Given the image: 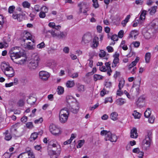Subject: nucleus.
Returning <instances> with one entry per match:
<instances>
[{
    "mask_svg": "<svg viewBox=\"0 0 158 158\" xmlns=\"http://www.w3.org/2000/svg\"><path fill=\"white\" fill-rule=\"evenodd\" d=\"M145 98L143 96L139 97L137 101L136 104L138 106H142L144 103Z\"/></svg>",
    "mask_w": 158,
    "mask_h": 158,
    "instance_id": "nucleus-16",
    "label": "nucleus"
},
{
    "mask_svg": "<svg viewBox=\"0 0 158 158\" xmlns=\"http://www.w3.org/2000/svg\"><path fill=\"white\" fill-rule=\"evenodd\" d=\"M38 134L36 132L32 133L29 138V140L30 142H33L38 137Z\"/></svg>",
    "mask_w": 158,
    "mask_h": 158,
    "instance_id": "nucleus-22",
    "label": "nucleus"
},
{
    "mask_svg": "<svg viewBox=\"0 0 158 158\" xmlns=\"http://www.w3.org/2000/svg\"><path fill=\"white\" fill-rule=\"evenodd\" d=\"M151 113V111L150 110V109L148 108L145 111L144 113V116L146 118H148L149 117V116H150Z\"/></svg>",
    "mask_w": 158,
    "mask_h": 158,
    "instance_id": "nucleus-36",
    "label": "nucleus"
},
{
    "mask_svg": "<svg viewBox=\"0 0 158 158\" xmlns=\"http://www.w3.org/2000/svg\"><path fill=\"white\" fill-rule=\"evenodd\" d=\"M137 33V32L136 30H134L132 31L129 35V37L132 38L133 35L135 34H136Z\"/></svg>",
    "mask_w": 158,
    "mask_h": 158,
    "instance_id": "nucleus-55",
    "label": "nucleus"
},
{
    "mask_svg": "<svg viewBox=\"0 0 158 158\" xmlns=\"http://www.w3.org/2000/svg\"><path fill=\"white\" fill-rule=\"evenodd\" d=\"M23 55V54L20 51L17 52H12L11 53L10 56L11 59L15 63L17 64H22L26 62V58L22 59L19 60H17L18 58H20Z\"/></svg>",
    "mask_w": 158,
    "mask_h": 158,
    "instance_id": "nucleus-2",
    "label": "nucleus"
},
{
    "mask_svg": "<svg viewBox=\"0 0 158 158\" xmlns=\"http://www.w3.org/2000/svg\"><path fill=\"white\" fill-rule=\"evenodd\" d=\"M22 5L24 7L29 8L30 6V4L27 1H25L22 3Z\"/></svg>",
    "mask_w": 158,
    "mask_h": 158,
    "instance_id": "nucleus-39",
    "label": "nucleus"
},
{
    "mask_svg": "<svg viewBox=\"0 0 158 158\" xmlns=\"http://www.w3.org/2000/svg\"><path fill=\"white\" fill-rule=\"evenodd\" d=\"M67 35L66 32H60V33H57L56 37L60 39H63L66 37Z\"/></svg>",
    "mask_w": 158,
    "mask_h": 158,
    "instance_id": "nucleus-21",
    "label": "nucleus"
},
{
    "mask_svg": "<svg viewBox=\"0 0 158 158\" xmlns=\"http://www.w3.org/2000/svg\"><path fill=\"white\" fill-rule=\"evenodd\" d=\"M59 147V150L57 151H52V155L51 156V158H57L59 155H60L61 150L60 149V147L58 146Z\"/></svg>",
    "mask_w": 158,
    "mask_h": 158,
    "instance_id": "nucleus-19",
    "label": "nucleus"
},
{
    "mask_svg": "<svg viewBox=\"0 0 158 158\" xmlns=\"http://www.w3.org/2000/svg\"><path fill=\"white\" fill-rule=\"evenodd\" d=\"M39 78L43 81L47 80L50 77L49 73L44 71H41L39 73Z\"/></svg>",
    "mask_w": 158,
    "mask_h": 158,
    "instance_id": "nucleus-9",
    "label": "nucleus"
},
{
    "mask_svg": "<svg viewBox=\"0 0 158 158\" xmlns=\"http://www.w3.org/2000/svg\"><path fill=\"white\" fill-rule=\"evenodd\" d=\"M152 139V133L149 132L148 133L147 135L145 137V139L143 142V146L146 149L149 147Z\"/></svg>",
    "mask_w": 158,
    "mask_h": 158,
    "instance_id": "nucleus-6",
    "label": "nucleus"
},
{
    "mask_svg": "<svg viewBox=\"0 0 158 158\" xmlns=\"http://www.w3.org/2000/svg\"><path fill=\"white\" fill-rule=\"evenodd\" d=\"M40 12L39 14V16L40 18H45L46 15L45 13L43 11L40 10Z\"/></svg>",
    "mask_w": 158,
    "mask_h": 158,
    "instance_id": "nucleus-40",
    "label": "nucleus"
},
{
    "mask_svg": "<svg viewBox=\"0 0 158 158\" xmlns=\"http://www.w3.org/2000/svg\"><path fill=\"white\" fill-rule=\"evenodd\" d=\"M8 131H7L5 132L6 135L5 139L7 140H9L12 138V136L10 133H8Z\"/></svg>",
    "mask_w": 158,
    "mask_h": 158,
    "instance_id": "nucleus-34",
    "label": "nucleus"
},
{
    "mask_svg": "<svg viewBox=\"0 0 158 158\" xmlns=\"http://www.w3.org/2000/svg\"><path fill=\"white\" fill-rule=\"evenodd\" d=\"M27 116H23L21 119V120L22 122L23 123H25L27 120Z\"/></svg>",
    "mask_w": 158,
    "mask_h": 158,
    "instance_id": "nucleus-62",
    "label": "nucleus"
},
{
    "mask_svg": "<svg viewBox=\"0 0 158 158\" xmlns=\"http://www.w3.org/2000/svg\"><path fill=\"white\" fill-rule=\"evenodd\" d=\"M106 91L105 89H103L101 91L100 95L102 97L105 94H106Z\"/></svg>",
    "mask_w": 158,
    "mask_h": 158,
    "instance_id": "nucleus-60",
    "label": "nucleus"
},
{
    "mask_svg": "<svg viewBox=\"0 0 158 158\" xmlns=\"http://www.w3.org/2000/svg\"><path fill=\"white\" fill-rule=\"evenodd\" d=\"M25 14L23 15L22 14H16L14 13L13 14L12 17L13 19H17V20L19 22L22 21L24 19V16Z\"/></svg>",
    "mask_w": 158,
    "mask_h": 158,
    "instance_id": "nucleus-15",
    "label": "nucleus"
},
{
    "mask_svg": "<svg viewBox=\"0 0 158 158\" xmlns=\"http://www.w3.org/2000/svg\"><path fill=\"white\" fill-rule=\"evenodd\" d=\"M78 74L77 73H75L72 74H71L70 76V77H72L73 78H75L78 77Z\"/></svg>",
    "mask_w": 158,
    "mask_h": 158,
    "instance_id": "nucleus-54",
    "label": "nucleus"
},
{
    "mask_svg": "<svg viewBox=\"0 0 158 158\" xmlns=\"http://www.w3.org/2000/svg\"><path fill=\"white\" fill-rule=\"evenodd\" d=\"M40 10L43 11L45 13H47L48 11V8L46 6H43L40 8Z\"/></svg>",
    "mask_w": 158,
    "mask_h": 158,
    "instance_id": "nucleus-46",
    "label": "nucleus"
},
{
    "mask_svg": "<svg viewBox=\"0 0 158 158\" xmlns=\"http://www.w3.org/2000/svg\"><path fill=\"white\" fill-rule=\"evenodd\" d=\"M115 103L117 105L121 106L125 103V102L122 98H119L116 100Z\"/></svg>",
    "mask_w": 158,
    "mask_h": 158,
    "instance_id": "nucleus-25",
    "label": "nucleus"
},
{
    "mask_svg": "<svg viewBox=\"0 0 158 158\" xmlns=\"http://www.w3.org/2000/svg\"><path fill=\"white\" fill-rule=\"evenodd\" d=\"M111 39L114 41H117L118 40V36L116 34H114L111 37Z\"/></svg>",
    "mask_w": 158,
    "mask_h": 158,
    "instance_id": "nucleus-49",
    "label": "nucleus"
},
{
    "mask_svg": "<svg viewBox=\"0 0 158 158\" xmlns=\"http://www.w3.org/2000/svg\"><path fill=\"white\" fill-rule=\"evenodd\" d=\"M135 3L137 5H142L143 3V1L142 0H136L135 1Z\"/></svg>",
    "mask_w": 158,
    "mask_h": 158,
    "instance_id": "nucleus-56",
    "label": "nucleus"
},
{
    "mask_svg": "<svg viewBox=\"0 0 158 158\" xmlns=\"http://www.w3.org/2000/svg\"><path fill=\"white\" fill-rule=\"evenodd\" d=\"M119 53H117V52H116L115 54L113 55V56L114 59L112 64V68H114L116 67L117 64L119 63Z\"/></svg>",
    "mask_w": 158,
    "mask_h": 158,
    "instance_id": "nucleus-12",
    "label": "nucleus"
},
{
    "mask_svg": "<svg viewBox=\"0 0 158 158\" xmlns=\"http://www.w3.org/2000/svg\"><path fill=\"white\" fill-rule=\"evenodd\" d=\"M49 130L52 134L54 135L60 133V129L58 127L55 125L51 124L49 127Z\"/></svg>",
    "mask_w": 158,
    "mask_h": 158,
    "instance_id": "nucleus-7",
    "label": "nucleus"
},
{
    "mask_svg": "<svg viewBox=\"0 0 158 158\" xmlns=\"http://www.w3.org/2000/svg\"><path fill=\"white\" fill-rule=\"evenodd\" d=\"M75 85V83L73 81H68L66 83V86L68 88H71Z\"/></svg>",
    "mask_w": 158,
    "mask_h": 158,
    "instance_id": "nucleus-30",
    "label": "nucleus"
},
{
    "mask_svg": "<svg viewBox=\"0 0 158 158\" xmlns=\"http://www.w3.org/2000/svg\"><path fill=\"white\" fill-rule=\"evenodd\" d=\"M106 55V52L103 50H101L100 51V52L99 54V56L100 57L105 56Z\"/></svg>",
    "mask_w": 158,
    "mask_h": 158,
    "instance_id": "nucleus-45",
    "label": "nucleus"
},
{
    "mask_svg": "<svg viewBox=\"0 0 158 158\" xmlns=\"http://www.w3.org/2000/svg\"><path fill=\"white\" fill-rule=\"evenodd\" d=\"M11 154L8 152H6L3 155L4 158H10L11 156Z\"/></svg>",
    "mask_w": 158,
    "mask_h": 158,
    "instance_id": "nucleus-57",
    "label": "nucleus"
},
{
    "mask_svg": "<svg viewBox=\"0 0 158 158\" xmlns=\"http://www.w3.org/2000/svg\"><path fill=\"white\" fill-rule=\"evenodd\" d=\"M103 77L102 76L100 75L94 74V79L95 81H96L98 80L102 79Z\"/></svg>",
    "mask_w": 158,
    "mask_h": 158,
    "instance_id": "nucleus-35",
    "label": "nucleus"
},
{
    "mask_svg": "<svg viewBox=\"0 0 158 158\" xmlns=\"http://www.w3.org/2000/svg\"><path fill=\"white\" fill-rule=\"evenodd\" d=\"M32 37L30 33L28 32H25L23 33V37L22 38V40L24 42H25L26 40H29L34 43V40H32Z\"/></svg>",
    "mask_w": 158,
    "mask_h": 158,
    "instance_id": "nucleus-11",
    "label": "nucleus"
},
{
    "mask_svg": "<svg viewBox=\"0 0 158 158\" xmlns=\"http://www.w3.org/2000/svg\"><path fill=\"white\" fill-rule=\"evenodd\" d=\"M69 48L68 47H65L63 49V52L65 53H68L69 51Z\"/></svg>",
    "mask_w": 158,
    "mask_h": 158,
    "instance_id": "nucleus-64",
    "label": "nucleus"
},
{
    "mask_svg": "<svg viewBox=\"0 0 158 158\" xmlns=\"http://www.w3.org/2000/svg\"><path fill=\"white\" fill-rule=\"evenodd\" d=\"M152 33L151 29H149L146 31H144L143 32V34L146 39H149L151 38V34Z\"/></svg>",
    "mask_w": 158,
    "mask_h": 158,
    "instance_id": "nucleus-17",
    "label": "nucleus"
},
{
    "mask_svg": "<svg viewBox=\"0 0 158 158\" xmlns=\"http://www.w3.org/2000/svg\"><path fill=\"white\" fill-rule=\"evenodd\" d=\"M118 114L115 112H113L110 115L111 118L113 120L115 121L118 119Z\"/></svg>",
    "mask_w": 158,
    "mask_h": 158,
    "instance_id": "nucleus-29",
    "label": "nucleus"
},
{
    "mask_svg": "<svg viewBox=\"0 0 158 158\" xmlns=\"http://www.w3.org/2000/svg\"><path fill=\"white\" fill-rule=\"evenodd\" d=\"M69 115V113L68 108H64L61 109L60 111L59 115L60 122L62 123H66Z\"/></svg>",
    "mask_w": 158,
    "mask_h": 158,
    "instance_id": "nucleus-3",
    "label": "nucleus"
},
{
    "mask_svg": "<svg viewBox=\"0 0 158 158\" xmlns=\"http://www.w3.org/2000/svg\"><path fill=\"white\" fill-rule=\"evenodd\" d=\"M15 9V7L14 6H10L8 8V12L10 13H12Z\"/></svg>",
    "mask_w": 158,
    "mask_h": 158,
    "instance_id": "nucleus-42",
    "label": "nucleus"
},
{
    "mask_svg": "<svg viewBox=\"0 0 158 158\" xmlns=\"http://www.w3.org/2000/svg\"><path fill=\"white\" fill-rule=\"evenodd\" d=\"M132 44H133L135 47L138 48L140 45V42L139 41L133 42Z\"/></svg>",
    "mask_w": 158,
    "mask_h": 158,
    "instance_id": "nucleus-51",
    "label": "nucleus"
},
{
    "mask_svg": "<svg viewBox=\"0 0 158 158\" xmlns=\"http://www.w3.org/2000/svg\"><path fill=\"white\" fill-rule=\"evenodd\" d=\"M43 121V119L42 118H40L38 119H36L35 121V123H41Z\"/></svg>",
    "mask_w": 158,
    "mask_h": 158,
    "instance_id": "nucleus-63",
    "label": "nucleus"
},
{
    "mask_svg": "<svg viewBox=\"0 0 158 158\" xmlns=\"http://www.w3.org/2000/svg\"><path fill=\"white\" fill-rule=\"evenodd\" d=\"M123 33L124 31L122 30H120L118 33V37L121 38H122L123 36Z\"/></svg>",
    "mask_w": 158,
    "mask_h": 158,
    "instance_id": "nucleus-52",
    "label": "nucleus"
},
{
    "mask_svg": "<svg viewBox=\"0 0 158 158\" xmlns=\"http://www.w3.org/2000/svg\"><path fill=\"white\" fill-rule=\"evenodd\" d=\"M64 92V88L61 86H58L57 88V92L59 95L62 94Z\"/></svg>",
    "mask_w": 158,
    "mask_h": 158,
    "instance_id": "nucleus-32",
    "label": "nucleus"
},
{
    "mask_svg": "<svg viewBox=\"0 0 158 158\" xmlns=\"http://www.w3.org/2000/svg\"><path fill=\"white\" fill-rule=\"evenodd\" d=\"M123 94V92L121 91V89H119L117 91V95L118 96H121Z\"/></svg>",
    "mask_w": 158,
    "mask_h": 158,
    "instance_id": "nucleus-59",
    "label": "nucleus"
},
{
    "mask_svg": "<svg viewBox=\"0 0 158 158\" xmlns=\"http://www.w3.org/2000/svg\"><path fill=\"white\" fill-rule=\"evenodd\" d=\"M141 81V79H140L139 81L138 85L134 84L131 90V91H135V93L136 95L138 94L139 93V87Z\"/></svg>",
    "mask_w": 158,
    "mask_h": 158,
    "instance_id": "nucleus-13",
    "label": "nucleus"
},
{
    "mask_svg": "<svg viewBox=\"0 0 158 158\" xmlns=\"http://www.w3.org/2000/svg\"><path fill=\"white\" fill-rule=\"evenodd\" d=\"M40 60L39 56L37 55H33L31 61L28 65V67L31 69H35L38 66Z\"/></svg>",
    "mask_w": 158,
    "mask_h": 158,
    "instance_id": "nucleus-5",
    "label": "nucleus"
},
{
    "mask_svg": "<svg viewBox=\"0 0 158 158\" xmlns=\"http://www.w3.org/2000/svg\"><path fill=\"white\" fill-rule=\"evenodd\" d=\"M101 135H105V139L106 141L110 140L111 142H116L117 139V136L114 134H112L110 131L103 130L101 132Z\"/></svg>",
    "mask_w": 158,
    "mask_h": 158,
    "instance_id": "nucleus-4",
    "label": "nucleus"
},
{
    "mask_svg": "<svg viewBox=\"0 0 158 158\" xmlns=\"http://www.w3.org/2000/svg\"><path fill=\"white\" fill-rule=\"evenodd\" d=\"M125 83V80L123 78H121L119 80L118 87L119 89H121L124 86Z\"/></svg>",
    "mask_w": 158,
    "mask_h": 158,
    "instance_id": "nucleus-23",
    "label": "nucleus"
},
{
    "mask_svg": "<svg viewBox=\"0 0 158 158\" xmlns=\"http://www.w3.org/2000/svg\"><path fill=\"white\" fill-rule=\"evenodd\" d=\"M23 155H24L25 156L28 155V157H26V158H35V156L33 153L32 152L30 151L20 154L18 156V158H20V157H22L23 156Z\"/></svg>",
    "mask_w": 158,
    "mask_h": 158,
    "instance_id": "nucleus-14",
    "label": "nucleus"
},
{
    "mask_svg": "<svg viewBox=\"0 0 158 158\" xmlns=\"http://www.w3.org/2000/svg\"><path fill=\"white\" fill-rule=\"evenodd\" d=\"M132 115L135 118L139 119L140 118L141 114L139 112H137L136 110H134L132 114Z\"/></svg>",
    "mask_w": 158,
    "mask_h": 158,
    "instance_id": "nucleus-31",
    "label": "nucleus"
},
{
    "mask_svg": "<svg viewBox=\"0 0 158 158\" xmlns=\"http://www.w3.org/2000/svg\"><path fill=\"white\" fill-rule=\"evenodd\" d=\"M112 102V99L111 97L107 98H105L104 103L106 104L108 102L111 103Z\"/></svg>",
    "mask_w": 158,
    "mask_h": 158,
    "instance_id": "nucleus-44",
    "label": "nucleus"
},
{
    "mask_svg": "<svg viewBox=\"0 0 158 158\" xmlns=\"http://www.w3.org/2000/svg\"><path fill=\"white\" fill-rule=\"evenodd\" d=\"M157 7L156 6H152L151 8L149 9V11H150L149 13L150 15H153L156 12V9Z\"/></svg>",
    "mask_w": 158,
    "mask_h": 158,
    "instance_id": "nucleus-26",
    "label": "nucleus"
},
{
    "mask_svg": "<svg viewBox=\"0 0 158 158\" xmlns=\"http://www.w3.org/2000/svg\"><path fill=\"white\" fill-rule=\"evenodd\" d=\"M17 104L20 107L23 106L24 104V101L23 99H20L17 102Z\"/></svg>",
    "mask_w": 158,
    "mask_h": 158,
    "instance_id": "nucleus-43",
    "label": "nucleus"
},
{
    "mask_svg": "<svg viewBox=\"0 0 158 158\" xmlns=\"http://www.w3.org/2000/svg\"><path fill=\"white\" fill-rule=\"evenodd\" d=\"M78 6L80 7L79 12L81 13L82 12V9H84L83 13H86L89 10L88 4L85 2H82L78 4Z\"/></svg>",
    "mask_w": 158,
    "mask_h": 158,
    "instance_id": "nucleus-8",
    "label": "nucleus"
},
{
    "mask_svg": "<svg viewBox=\"0 0 158 158\" xmlns=\"http://www.w3.org/2000/svg\"><path fill=\"white\" fill-rule=\"evenodd\" d=\"M138 136L137 129L135 128H133L131 131V137L133 138H136Z\"/></svg>",
    "mask_w": 158,
    "mask_h": 158,
    "instance_id": "nucleus-20",
    "label": "nucleus"
},
{
    "mask_svg": "<svg viewBox=\"0 0 158 158\" xmlns=\"http://www.w3.org/2000/svg\"><path fill=\"white\" fill-rule=\"evenodd\" d=\"M98 38L97 37H95L93 39V45L92 47L94 48H96L98 45Z\"/></svg>",
    "mask_w": 158,
    "mask_h": 158,
    "instance_id": "nucleus-24",
    "label": "nucleus"
},
{
    "mask_svg": "<svg viewBox=\"0 0 158 158\" xmlns=\"http://www.w3.org/2000/svg\"><path fill=\"white\" fill-rule=\"evenodd\" d=\"M85 141L84 140H80L79 141V142L77 145V148H81L84 143Z\"/></svg>",
    "mask_w": 158,
    "mask_h": 158,
    "instance_id": "nucleus-41",
    "label": "nucleus"
},
{
    "mask_svg": "<svg viewBox=\"0 0 158 158\" xmlns=\"http://www.w3.org/2000/svg\"><path fill=\"white\" fill-rule=\"evenodd\" d=\"M37 47L39 48H42L45 47V44L44 42H42L38 44L37 45Z\"/></svg>",
    "mask_w": 158,
    "mask_h": 158,
    "instance_id": "nucleus-48",
    "label": "nucleus"
},
{
    "mask_svg": "<svg viewBox=\"0 0 158 158\" xmlns=\"http://www.w3.org/2000/svg\"><path fill=\"white\" fill-rule=\"evenodd\" d=\"M1 69L7 77L10 78L15 76V72L14 69L10 66L8 63H2L1 64Z\"/></svg>",
    "mask_w": 158,
    "mask_h": 158,
    "instance_id": "nucleus-1",
    "label": "nucleus"
},
{
    "mask_svg": "<svg viewBox=\"0 0 158 158\" xmlns=\"http://www.w3.org/2000/svg\"><path fill=\"white\" fill-rule=\"evenodd\" d=\"M10 41V36L8 34L7 35L5 36L3 38V42L4 43L8 45V43Z\"/></svg>",
    "mask_w": 158,
    "mask_h": 158,
    "instance_id": "nucleus-27",
    "label": "nucleus"
},
{
    "mask_svg": "<svg viewBox=\"0 0 158 158\" xmlns=\"http://www.w3.org/2000/svg\"><path fill=\"white\" fill-rule=\"evenodd\" d=\"M77 89L78 92L82 93L85 91V86L84 85L81 83H77L76 84Z\"/></svg>",
    "mask_w": 158,
    "mask_h": 158,
    "instance_id": "nucleus-18",
    "label": "nucleus"
},
{
    "mask_svg": "<svg viewBox=\"0 0 158 158\" xmlns=\"http://www.w3.org/2000/svg\"><path fill=\"white\" fill-rule=\"evenodd\" d=\"M36 101V99L33 97L30 98L29 99L27 100V103L31 105H34Z\"/></svg>",
    "mask_w": 158,
    "mask_h": 158,
    "instance_id": "nucleus-28",
    "label": "nucleus"
},
{
    "mask_svg": "<svg viewBox=\"0 0 158 158\" xmlns=\"http://www.w3.org/2000/svg\"><path fill=\"white\" fill-rule=\"evenodd\" d=\"M26 126L28 128H32L33 127L32 123L31 122L27 123L26 124Z\"/></svg>",
    "mask_w": 158,
    "mask_h": 158,
    "instance_id": "nucleus-58",
    "label": "nucleus"
},
{
    "mask_svg": "<svg viewBox=\"0 0 158 158\" xmlns=\"http://www.w3.org/2000/svg\"><path fill=\"white\" fill-rule=\"evenodd\" d=\"M92 39V36L90 33H86L84 34L82 38V40L81 42V43L82 44H88L89 43Z\"/></svg>",
    "mask_w": 158,
    "mask_h": 158,
    "instance_id": "nucleus-10",
    "label": "nucleus"
},
{
    "mask_svg": "<svg viewBox=\"0 0 158 158\" xmlns=\"http://www.w3.org/2000/svg\"><path fill=\"white\" fill-rule=\"evenodd\" d=\"M48 31L51 34V35L53 36V37H56L57 33H55V31H53V30H49Z\"/></svg>",
    "mask_w": 158,
    "mask_h": 158,
    "instance_id": "nucleus-50",
    "label": "nucleus"
},
{
    "mask_svg": "<svg viewBox=\"0 0 158 158\" xmlns=\"http://www.w3.org/2000/svg\"><path fill=\"white\" fill-rule=\"evenodd\" d=\"M79 108L78 106H77V107L76 108H74L71 107L69 108V109L70 111L72 112L74 114H76L78 112Z\"/></svg>",
    "mask_w": 158,
    "mask_h": 158,
    "instance_id": "nucleus-38",
    "label": "nucleus"
},
{
    "mask_svg": "<svg viewBox=\"0 0 158 158\" xmlns=\"http://www.w3.org/2000/svg\"><path fill=\"white\" fill-rule=\"evenodd\" d=\"M106 49L109 52H111L113 51V49L112 47L108 46L106 47Z\"/></svg>",
    "mask_w": 158,
    "mask_h": 158,
    "instance_id": "nucleus-61",
    "label": "nucleus"
},
{
    "mask_svg": "<svg viewBox=\"0 0 158 158\" xmlns=\"http://www.w3.org/2000/svg\"><path fill=\"white\" fill-rule=\"evenodd\" d=\"M147 11L145 10H143L142 11L140 16L139 19L141 20L144 19L145 18V15Z\"/></svg>",
    "mask_w": 158,
    "mask_h": 158,
    "instance_id": "nucleus-37",
    "label": "nucleus"
},
{
    "mask_svg": "<svg viewBox=\"0 0 158 158\" xmlns=\"http://www.w3.org/2000/svg\"><path fill=\"white\" fill-rule=\"evenodd\" d=\"M151 54L150 52L147 53L145 56V58L146 62L147 63H148L151 58Z\"/></svg>",
    "mask_w": 158,
    "mask_h": 158,
    "instance_id": "nucleus-33",
    "label": "nucleus"
},
{
    "mask_svg": "<svg viewBox=\"0 0 158 158\" xmlns=\"http://www.w3.org/2000/svg\"><path fill=\"white\" fill-rule=\"evenodd\" d=\"M155 118L154 117L152 116L150 117L148 120L149 123H153L154 121Z\"/></svg>",
    "mask_w": 158,
    "mask_h": 158,
    "instance_id": "nucleus-47",
    "label": "nucleus"
},
{
    "mask_svg": "<svg viewBox=\"0 0 158 158\" xmlns=\"http://www.w3.org/2000/svg\"><path fill=\"white\" fill-rule=\"evenodd\" d=\"M34 9L35 11L38 12L40 11V6L38 5H36L34 6Z\"/></svg>",
    "mask_w": 158,
    "mask_h": 158,
    "instance_id": "nucleus-53",
    "label": "nucleus"
}]
</instances>
